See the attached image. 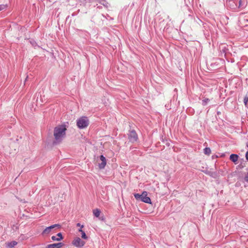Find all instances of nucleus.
<instances>
[{"label":"nucleus","instance_id":"obj_1","mask_svg":"<svg viewBox=\"0 0 248 248\" xmlns=\"http://www.w3.org/2000/svg\"><path fill=\"white\" fill-rule=\"evenodd\" d=\"M67 128L64 124L58 125L56 126L53 131V136L55 140L54 143H59L62 142L66 135Z\"/></svg>","mask_w":248,"mask_h":248},{"label":"nucleus","instance_id":"obj_2","mask_svg":"<svg viewBox=\"0 0 248 248\" xmlns=\"http://www.w3.org/2000/svg\"><path fill=\"white\" fill-rule=\"evenodd\" d=\"M89 124V121L87 117L83 116L77 120V125L80 129L87 127Z\"/></svg>","mask_w":248,"mask_h":248},{"label":"nucleus","instance_id":"obj_3","mask_svg":"<svg viewBox=\"0 0 248 248\" xmlns=\"http://www.w3.org/2000/svg\"><path fill=\"white\" fill-rule=\"evenodd\" d=\"M134 197L137 200H140L147 203H151V199L147 196V192L146 191H143L141 195L138 193L135 194Z\"/></svg>","mask_w":248,"mask_h":248},{"label":"nucleus","instance_id":"obj_4","mask_svg":"<svg viewBox=\"0 0 248 248\" xmlns=\"http://www.w3.org/2000/svg\"><path fill=\"white\" fill-rule=\"evenodd\" d=\"M72 244L77 248H82L85 244V242L82 240L79 237H75L72 241Z\"/></svg>","mask_w":248,"mask_h":248},{"label":"nucleus","instance_id":"obj_5","mask_svg":"<svg viewBox=\"0 0 248 248\" xmlns=\"http://www.w3.org/2000/svg\"><path fill=\"white\" fill-rule=\"evenodd\" d=\"M61 226L59 224H54V225H51L49 227H46L42 232V234H47L48 233H49V232H51V231L52 230V229L56 228V227H58V228H60Z\"/></svg>","mask_w":248,"mask_h":248},{"label":"nucleus","instance_id":"obj_6","mask_svg":"<svg viewBox=\"0 0 248 248\" xmlns=\"http://www.w3.org/2000/svg\"><path fill=\"white\" fill-rule=\"evenodd\" d=\"M128 138L131 141L134 142L136 141L138 139V136L135 131L132 130L130 131L129 133Z\"/></svg>","mask_w":248,"mask_h":248},{"label":"nucleus","instance_id":"obj_7","mask_svg":"<svg viewBox=\"0 0 248 248\" xmlns=\"http://www.w3.org/2000/svg\"><path fill=\"white\" fill-rule=\"evenodd\" d=\"M100 159L101 161V163H99L98 167L99 169H103L105 167L107 164L106 159L103 155H100Z\"/></svg>","mask_w":248,"mask_h":248},{"label":"nucleus","instance_id":"obj_8","mask_svg":"<svg viewBox=\"0 0 248 248\" xmlns=\"http://www.w3.org/2000/svg\"><path fill=\"white\" fill-rule=\"evenodd\" d=\"M63 246L62 243H55L47 245L46 248H60Z\"/></svg>","mask_w":248,"mask_h":248},{"label":"nucleus","instance_id":"obj_9","mask_svg":"<svg viewBox=\"0 0 248 248\" xmlns=\"http://www.w3.org/2000/svg\"><path fill=\"white\" fill-rule=\"evenodd\" d=\"M57 235V236H52L51 237L52 240L53 241H60L61 240H62L63 239L62 234L61 232L58 233Z\"/></svg>","mask_w":248,"mask_h":248},{"label":"nucleus","instance_id":"obj_10","mask_svg":"<svg viewBox=\"0 0 248 248\" xmlns=\"http://www.w3.org/2000/svg\"><path fill=\"white\" fill-rule=\"evenodd\" d=\"M238 156L236 154H232L230 156V160L234 162L235 164L237 163L238 160Z\"/></svg>","mask_w":248,"mask_h":248},{"label":"nucleus","instance_id":"obj_11","mask_svg":"<svg viewBox=\"0 0 248 248\" xmlns=\"http://www.w3.org/2000/svg\"><path fill=\"white\" fill-rule=\"evenodd\" d=\"M83 225L81 226V228L79 230V232L81 233V237L83 239H87L88 237L86 236L85 232L82 230V228H83Z\"/></svg>","mask_w":248,"mask_h":248},{"label":"nucleus","instance_id":"obj_12","mask_svg":"<svg viewBox=\"0 0 248 248\" xmlns=\"http://www.w3.org/2000/svg\"><path fill=\"white\" fill-rule=\"evenodd\" d=\"M100 213H101L100 210L98 209H95L93 210V215L96 217H99L100 216Z\"/></svg>","mask_w":248,"mask_h":248},{"label":"nucleus","instance_id":"obj_13","mask_svg":"<svg viewBox=\"0 0 248 248\" xmlns=\"http://www.w3.org/2000/svg\"><path fill=\"white\" fill-rule=\"evenodd\" d=\"M203 152L205 155H210V154L211 153V150L210 148L206 147L204 149Z\"/></svg>","mask_w":248,"mask_h":248},{"label":"nucleus","instance_id":"obj_14","mask_svg":"<svg viewBox=\"0 0 248 248\" xmlns=\"http://www.w3.org/2000/svg\"><path fill=\"white\" fill-rule=\"evenodd\" d=\"M244 102L245 106L248 108V97L246 96L244 99Z\"/></svg>","mask_w":248,"mask_h":248},{"label":"nucleus","instance_id":"obj_15","mask_svg":"<svg viewBox=\"0 0 248 248\" xmlns=\"http://www.w3.org/2000/svg\"><path fill=\"white\" fill-rule=\"evenodd\" d=\"M16 244H17V242H16V241H12V242H10V243L9 244L8 246H9V247H10V248H13V247H14L16 245Z\"/></svg>","mask_w":248,"mask_h":248},{"label":"nucleus","instance_id":"obj_16","mask_svg":"<svg viewBox=\"0 0 248 248\" xmlns=\"http://www.w3.org/2000/svg\"><path fill=\"white\" fill-rule=\"evenodd\" d=\"M245 180L248 182V174H247V175L245 177Z\"/></svg>","mask_w":248,"mask_h":248},{"label":"nucleus","instance_id":"obj_17","mask_svg":"<svg viewBox=\"0 0 248 248\" xmlns=\"http://www.w3.org/2000/svg\"><path fill=\"white\" fill-rule=\"evenodd\" d=\"M246 159L247 160H248V152H247L246 153Z\"/></svg>","mask_w":248,"mask_h":248},{"label":"nucleus","instance_id":"obj_18","mask_svg":"<svg viewBox=\"0 0 248 248\" xmlns=\"http://www.w3.org/2000/svg\"><path fill=\"white\" fill-rule=\"evenodd\" d=\"M77 225L78 226H80V227H81V225H80V223H78Z\"/></svg>","mask_w":248,"mask_h":248},{"label":"nucleus","instance_id":"obj_19","mask_svg":"<svg viewBox=\"0 0 248 248\" xmlns=\"http://www.w3.org/2000/svg\"><path fill=\"white\" fill-rule=\"evenodd\" d=\"M208 100V99H207L206 100H205L204 101L206 102H207Z\"/></svg>","mask_w":248,"mask_h":248},{"label":"nucleus","instance_id":"obj_20","mask_svg":"<svg viewBox=\"0 0 248 248\" xmlns=\"http://www.w3.org/2000/svg\"><path fill=\"white\" fill-rule=\"evenodd\" d=\"M239 3H240V4H241V1H239Z\"/></svg>","mask_w":248,"mask_h":248},{"label":"nucleus","instance_id":"obj_21","mask_svg":"<svg viewBox=\"0 0 248 248\" xmlns=\"http://www.w3.org/2000/svg\"><path fill=\"white\" fill-rule=\"evenodd\" d=\"M247 147L248 148V142L247 143Z\"/></svg>","mask_w":248,"mask_h":248}]
</instances>
